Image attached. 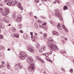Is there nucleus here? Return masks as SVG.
<instances>
[{"mask_svg":"<svg viewBox=\"0 0 74 74\" xmlns=\"http://www.w3.org/2000/svg\"><path fill=\"white\" fill-rule=\"evenodd\" d=\"M33 60V58L31 57H28L27 59V62L30 64L28 67V69L29 71H33L35 69V67L32 64V61Z\"/></svg>","mask_w":74,"mask_h":74,"instance_id":"1","label":"nucleus"},{"mask_svg":"<svg viewBox=\"0 0 74 74\" xmlns=\"http://www.w3.org/2000/svg\"><path fill=\"white\" fill-rule=\"evenodd\" d=\"M47 45L51 48V50H52L54 51L55 49H58V47L56 46V45L52 44L49 42H47Z\"/></svg>","mask_w":74,"mask_h":74,"instance_id":"2","label":"nucleus"},{"mask_svg":"<svg viewBox=\"0 0 74 74\" xmlns=\"http://www.w3.org/2000/svg\"><path fill=\"white\" fill-rule=\"evenodd\" d=\"M4 10L3 8L0 7V13H2V15L4 16H7L10 12V10L8 8H5V11L3 13Z\"/></svg>","mask_w":74,"mask_h":74,"instance_id":"3","label":"nucleus"},{"mask_svg":"<svg viewBox=\"0 0 74 74\" xmlns=\"http://www.w3.org/2000/svg\"><path fill=\"white\" fill-rule=\"evenodd\" d=\"M54 12L56 16H58L60 20L62 21L63 20V18H62V17L61 16V14L57 10H55Z\"/></svg>","mask_w":74,"mask_h":74,"instance_id":"4","label":"nucleus"},{"mask_svg":"<svg viewBox=\"0 0 74 74\" xmlns=\"http://www.w3.org/2000/svg\"><path fill=\"white\" fill-rule=\"evenodd\" d=\"M18 56L20 58V59H25L26 58V57L27 56V54L23 53L21 51L20 53V54L18 55Z\"/></svg>","mask_w":74,"mask_h":74,"instance_id":"5","label":"nucleus"},{"mask_svg":"<svg viewBox=\"0 0 74 74\" xmlns=\"http://www.w3.org/2000/svg\"><path fill=\"white\" fill-rule=\"evenodd\" d=\"M62 27L64 28V29H65V28H66V27L64 26V25L62 24H58L57 26V28L59 29V30H62Z\"/></svg>","mask_w":74,"mask_h":74,"instance_id":"6","label":"nucleus"},{"mask_svg":"<svg viewBox=\"0 0 74 74\" xmlns=\"http://www.w3.org/2000/svg\"><path fill=\"white\" fill-rule=\"evenodd\" d=\"M16 66L17 67L16 69H17L18 70H21L22 68V66L21 65H20V64H17L16 65Z\"/></svg>","mask_w":74,"mask_h":74,"instance_id":"7","label":"nucleus"},{"mask_svg":"<svg viewBox=\"0 0 74 74\" xmlns=\"http://www.w3.org/2000/svg\"><path fill=\"white\" fill-rule=\"evenodd\" d=\"M46 25H47V23H46L42 24V28H43L45 30H47V26H46Z\"/></svg>","mask_w":74,"mask_h":74,"instance_id":"8","label":"nucleus"},{"mask_svg":"<svg viewBox=\"0 0 74 74\" xmlns=\"http://www.w3.org/2000/svg\"><path fill=\"white\" fill-rule=\"evenodd\" d=\"M27 48L28 50H29V51L32 52V53H34V50L33 49L30 48V47L29 46L27 47Z\"/></svg>","mask_w":74,"mask_h":74,"instance_id":"9","label":"nucleus"},{"mask_svg":"<svg viewBox=\"0 0 74 74\" xmlns=\"http://www.w3.org/2000/svg\"><path fill=\"white\" fill-rule=\"evenodd\" d=\"M4 1L5 3H7L6 4L8 5H9V6L11 5V1H10V0H5Z\"/></svg>","mask_w":74,"mask_h":74,"instance_id":"10","label":"nucleus"},{"mask_svg":"<svg viewBox=\"0 0 74 74\" xmlns=\"http://www.w3.org/2000/svg\"><path fill=\"white\" fill-rule=\"evenodd\" d=\"M21 21V16H18V18L16 19V22H20Z\"/></svg>","mask_w":74,"mask_h":74,"instance_id":"11","label":"nucleus"},{"mask_svg":"<svg viewBox=\"0 0 74 74\" xmlns=\"http://www.w3.org/2000/svg\"><path fill=\"white\" fill-rule=\"evenodd\" d=\"M4 19V21L6 23H8L10 22V21H9V19H10L9 17L5 18Z\"/></svg>","mask_w":74,"mask_h":74,"instance_id":"12","label":"nucleus"},{"mask_svg":"<svg viewBox=\"0 0 74 74\" xmlns=\"http://www.w3.org/2000/svg\"><path fill=\"white\" fill-rule=\"evenodd\" d=\"M18 7L21 8V10H23V7H22V6H21V3L18 2Z\"/></svg>","mask_w":74,"mask_h":74,"instance_id":"13","label":"nucleus"},{"mask_svg":"<svg viewBox=\"0 0 74 74\" xmlns=\"http://www.w3.org/2000/svg\"><path fill=\"white\" fill-rule=\"evenodd\" d=\"M36 38H37V37L35 36H34L33 37V38L32 39V40L33 41H35V40H36Z\"/></svg>","mask_w":74,"mask_h":74,"instance_id":"14","label":"nucleus"},{"mask_svg":"<svg viewBox=\"0 0 74 74\" xmlns=\"http://www.w3.org/2000/svg\"><path fill=\"white\" fill-rule=\"evenodd\" d=\"M16 5L17 4L16 3H14V1H11V5H12V6H14V5H15V4Z\"/></svg>","mask_w":74,"mask_h":74,"instance_id":"15","label":"nucleus"},{"mask_svg":"<svg viewBox=\"0 0 74 74\" xmlns=\"http://www.w3.org/2000/svg\"><path fill=\"white\" fill-rule=\"evenodd\" d=\"M36 47L37 49H38V48H40V44H39V43L36 44Z\"/></svg>","mask_w":74,"mask_h":74,"instance_id":"16","label":"nucleus"},{"mask_svg":"<svg viewBox=\"0 0 74 74\" xmlns=\"http://www.w3.org/2000/svg\"><path fill=\"white\" fill-rule=\"evenodd\" d=\"M47 34L46 33H45L43 34V37L45 39H46L47 38Z\"/></svg>","mask_w":74,"mask_h":74,"instance_id":"17","label":"nucleus"},{"mask_svg":"<svg viewBox=\"0 0 74 74\" xmlns=\"http://www.w3.org/2000/svg\"><path fill=\"white\" fill-rule=\"evenodd\" d=\"M44 48H45V47L43 46L42 48H41V49L39 50V52H42L43 50V49H44Z\"/></svg>","mask_w":74,"mask_h":74,"instance_id":"18","label":"nucleus"},{"mask_svg":"<svg viewBox=\"0 0 74 74\" xmlns=\"http://www.w3.org/2000/svg\"><path fill=\"white\" fill-rule=\"evenodd\" d=\"M53 34H56V35H57V36H58L59 35V34H58V32H56V31H53Z\"/></svg>","mask_w":74,"mask_h":74,"instance_id":"19","label":"nucleus"},{"mask_svg":"<svg viewBox=\"0 0 74 74\" xmlns=\"http://www.w3.org/2000/svg\"><path fill=\"white\" fill-rule=\"evenodd\" d=\"M4 24H2V23H0V28H3L4 27Z\"/></svg>","mask_w":74,"mask_h":74,"instance_id":"20","label":"nucleus"},{"mask_svg":"<svg viewBox=\"0 0 74 74\" xmlns=\"http://www.w3.org/2000/svg\"><path fill=\"white\" fill-rule=\"evenodd\" d=\"M42 55H45V56H46V57H47V56H48L49 55V53H46L43 54Z\"/></svg>","mask_w":74,"mask_h":74,"instance_id":"21","label":"nucleus"},{"mask_svg":"<svg viewBox=\"0 0 74 74\" xmlns=\"http://www.w3.org/2000/svg\"><path fill=\"white\" fill-rule=\"evenodd\" d=\"M12 30L13 32H16V29H15V27H13Z\"/></svg>","mask_w":74,"mask_h":74,"instance_id":"22","label":"nucleus"},{"mask_svg":"<svg viewBox=\"0 0 74 74\" xmlns=\"http://www.w3.org/2000/svg\"><path fill=\"white\" fill-rule=\"evenodd\" d=\"M36 59H37V60H40L41 59V58L38 57V56H36Z\"/></svg>","mask_w":74,"mask_h":74,"instance_id":"23","label":"nucleus"},{"mask_svg":"<svg viewBox=\"0 0 74 74\" xmlns=\"http://www.w3.org/2000/svg\"><path fill=\"white\" fill-rule=\"evenodd\" d=\"M23 37H24V38H27V36L26 35V34H24L23 35Z\"/></svg>","mask_w":74,"mask_h":74,"instance_id":"24","label":"nucleus"},{"mask_svg":"<svg viewBox=\"0 0 74 74\" xmlns=\"http://www.w3.org/2000/svg\"><path fill=\"white\" fill-rule=\"evenodd\" d=\"M3 46H0V50L1 51L2 49H3Z\"/></svg>","mask_w":74,"mask_h":74,"instance_id":"25","label":"nucleus"},{"mask_svg":"<svg viewBox=\"0 0 74 74\" xmlns=\"http://www.w3.org/2000/svg\"><path fill=\"white\" fill-rule=\"evenodd\" d=\"M68 8L67 7V6H64L63 8L64 10H67Z\"/></svg>","mask_w":74,"mask_h":74,"instance_id":"26","label":"nucleus"},{"mask_svg":"<svg viewBox=\"0 0 74 74\" xmlns=\"http://www.w3.org/2000/svg\"><path fill=\"white\" fill-rule=\"evenodd\" d=\"M39 61H40L42 63H44V61L41 59V58L40 59V60H39Z\"/></svg>","mask_w":74,"mask_h":74,"instance_id":"27","label":"nucleus"},{"mask_svg":"<svg viewBox=\"0 0 74 74\" xmlns=\"http://www.w3.org/2000/svg\"><path fill=\"white\" fill-rule=\"evenodd\" d=\"M35 28H38V26L36 23H35Z\"/></svg>","mask_w":74,"mask_h":74,"instance_id":"28","label":"nucleus"},{"mask_svg":"<svg viewBox=\"0 0 74 74\" xmlns=\"http://www.w3.org/2000/svg\"><path fill=\"white\" fill-rule=\"evenodd\" d=\"M37 22L38 23H41L42 22L40 20H38L37 21Z\"/></svg>","mask_w":74,"mask_h":74,"instance_id":"29","label":"nucleus"},{"mask_svg":"<svg viewBox=\"0 0 74 74\" xmlns=\"http://www.w3.org/2000/svg\"><path fill=\"white\" fill-rule=\"evenodd\" d=\"M12 17L13 18H14V19H15L16 18V16L14 14L12 16Z\"/></svg>","mask_w":74,"mask_h":74,"instance_id":"30","label":"nucleus"},{"mask_svg":"<svg viewBox=\"0 0 74 74\" xmlns=\"http://www.w3.org/2000/svg\"><path fill=\"white\" fill-rule=\"evenodd\" d=\"M14 1H15V3L16 4L17 3H18V0H14Z\"/></svg>","mask_w":74,"mask_h":74,"instance_id":"31","label":"nucleus"},{"mask_svg":"<svg viewBox=\"0 0 74 74\" xmlns=\"http://www.w3.org/2000/svg\"><path fill=\"white\" fill-rule=\"evenodd\" d=\"M3 36L0 35V39H3Z\"/></svg>","mask_w":74,"mask_h":74,"instance_id":"32","label":"nucleus"},{"mask_svg":"<svg viewBox=\"0 0 74 74\" xmlns=\"http://www.w3.org/2000/svg\"><path fill=\"white\" fill-rule=\"evenodd\" d=\"M49 41H50V42H51L52 41H53V39H52V38H51V39H49Z\"/></svg>","mask_w":74,"mask_h":74,"instance_id":"33","label":"nucleus"},{"mask_svg":"<svg viewBox=\"0 0 74 74\" xmlns=\"http://www.w3.org/2000/svg\"><path fill=\"white\" fill-rule=\"evenodd\" d=\"M64 30H65V31L66 32H68V29H67L66 28H65V29H64Z\"/></svg>","mask_w":74,"mask_h":74,"instance_id":"34","label":"nucleus"},{"mask_svg":"<svg viewBox=\"0 0 74 74\" xmlns=\"http://www.w3.org/2000/svg\"><path fill=\"white\" fill-rule=\"evenodd\" d=\"M15 37L18 38V37H19V36H18V35L15 34L14 35Z\"/></svg>","mask_w":74,"mask_h":74,"instance_id":"35","label":"nucleus"},{"mask_svg":"<svg viewBox=\"0 0 74 74\" xmlns=\"http://www.w3.org/2000/svg\"><path fill=\"white\" fill-rule=\"evenodd\" d=\"M34 1L36 3H38V0H35Z\"/></svg>","mask_w":74,"mask_h":74,"instance_id":"36","label":"nucleus"},{"mask_svg":"<svg viewBox=\"0 0 74 74\" xmlns=\"http://www.w3.org/2000/svg\"><path fill=\"white\" fill-rule=\"evenodd\" d=\"M10 67V65L9 64H8L7 65V67L9 69Z\"/></svg>","mask_w":74,"mask_h":74,"instance_id":"37","label":"nucleus"},{"mask_svg":"<svg viewBox=\"0 0 74 74\" xmlns=\"http://www.w3.org/2000/svg\"><path fill=\"white\" fill-rule=\"evenodd\" d=\"M4 67V66H3V64H1L0 66V67L1 68H2V67Z\"/></svg>","mask_w":74,"mask_h":74,"instance_id":"38","label":"nucleus"},{"mask_svg":"<svg viewBox=\"0 0 74 74\" xmlns=\"http://www.w3.org/2000/svg\"><path fill=\"white\" fill-rule=\"evenodd\" d=\"M49 53V55H50L51 53H52V51H50V52Z\"/></svg>","mask_w":74,"mask_h":74,"instance_id":"39","label":"nucleus"},{"mask_svg":"<svg viewBox=\"0 0 74 74\" xmlns=\"http://www.w3.org/2000/svg\"><path fill=\"white\" fill-rule=\"evenodd\" d=\"M66 4L67 5H70V3L69 2H68Z\"/></svg>","mask_w":74,"mask_h":74,"instance_id":"40","label":"nucleus"},{"mask_svg":"<svg viewBox=\"0 0 74 74\" xmlns=\"http://www.w3.org/2000/svg\"><path fill=\"white\" fill-rule=\"evenodd\" d=\"M48 60L50 62H51V63H52L53 62V61L51 60Z\"/></svg>","mask_w":74,"mask_h":74,"instance_id":"41","label":"nucleus"},{"mask_svg":"<svg viewBox=\"0 0 74 74\" xmlns=\"http://www.w3.org/2000/svg\"><path fill=\"white\" fill-rule=\"evenodd\" d=\"M45 16H42L41 17V18L42 19H44L45 18Z\"/></svg>","mask_w":74,"mask_h":74,"instance_id":"42","label":"nucleus"},{"mask_svg":"<svg viewBox=\"0 0 74 74\" xmlns=\"http://www.w3.org/2000/svg\"><path fill=\"white\" fill-rule=\"evenodd\" d=\"M19 26L21 27H22V24H20L19 25Z\"/></svg>","mask_w":74,"mask_h":74,"instance_id":"43","label":"nucleus"},{"mask_svg":"<svg viewBox=\"0 0 74 74\" xmlns=\"http://www.w3.org/2000/svg\"><path fill=\"white\" fill-rule=\"evenodd\" d=\"M30 34L31 36H32L33 34V33L32 32H31L30 33Z\"/></svg>","mask_w":74,"mask_h":74,"instance_id":"44","label":"nucleus"},{"mask_svg":"<svg viewBox=\"0 0 74 74\" xmlns=\"http://www.w3.org/2000/svg\"><path fill=\"white\" fill-rule=\"evenodd\" d=\"M73 70L72 69H71L70 70V72H71V73H73Z\"/></svg>","mask_w":74,"mask_h":74,"instance_id":"45","label":"nucleus"},{"mask_svg":"<svg viewBox=\"0 0 74 74\" xmlns=\"http://www.w3.org/2000/svg\"><path fill=\"white\" fill-rule=\"evenodd\" d=\"M39 26L40 27V28H42V27L41 25H39Z\"/></svg>","mask_w":74,"mask_h":74,"instance_id":"46","label":"nucleus"},{"mask_svg":"<svg viewBox=\"0 0 74 74\" xmlns=\"http://www.w3.org/2000/svg\"><path fill=\"white\" fill-rule=\"evenodd\" d=\"M23 31H22V30H20V32L21 33H23Z\"/></svg>","mask_w":74,"mask_h":74,"instance_id":"47","label":"nucleus"},{"mask_svg":"<svg viewBox=\"0 0 74 74\" xmlns=\"http://www.w3.org/2000/svg\"><path fill=\"white\" fill-rule=\"evenodd\" d=\"M0 5L1 6H3V3L0 4Z\"/></svg>","mask_w":74,"mask_h":74,"instance_id":"48","label":"nucleus"},{"mask_svg":"<svg viewBox=\"0 0 74 74\" xmlns=\"http://www.w3.org/2000/svg\"><path fill=\"white\" fill-rule=\"evenodd\" d=\"M61 53H62V54L66 53V52H65L64 51H63V52H62Z\"/></svg>","mask_w":74,"mask_h":74,"instance_id":"49","label":"nucleus"},{"mask_svg":"<svg viewBox=\"0 0 74 74\" xmlns=\"http://www.w3.org/2000/svg\"><path fill=\"white\" fill-rule=\"evenodd\" d=\"M5 63V62L4 61L3 62H2V64H4Z\"/></svg>","mask_w":74,"mask_h":74,"instance_id":"50","label":"nucleus"},{"mask_svg":"<svg viewBox=\"0 0 74 74\" xmlns=\"http://www.w3.org/2000/svg\"><path fill=\"white\" fill-rule=\"evenodd\" d=\"M57 1H55L54 2V4H56V2H57Z\"/></svg>","mask_w":74,"mask_h":74,"instance_id":"51","label":"nucleus"},{"mask_svg":"<svg viewBox=\"0 0 74 74\" xmlns=\"http://www.w3.org/2000/svg\"><path fill=\"white\" fill-rule=\"evenodd\" d=\"M45 59L46 60H48V58H47V57H46L45 58Z\"/></svg>","mask_w":74,"mask_h":74,"instance_id":"52","label":"nucleus"},{"mask_svg":"<svg viewBox=\"0 0 74 74\" xmlns=\"http://www.w3.org/2000/svg\"><path fill=\"white\" fill-rule=\"evenodd\" d=\"M56 1H57V2H58V3H59V0H56Z\"/></svg>","mask_w":74,"mask_h":74,"instance_id":"53","label":"nucleus"},{"mask_svg":"<svg viewBox=\"0 0 74 74\" xmlns=\"http://www.w3.org/2000/svg\"><path fill=\"white\" fill-rule=\"evenodd\" d=\"M34 17L36 18V19H37V17L36 16H34Z\"/></svg>","mask_w":74,"mask_h":74,"instance_id":"54","label":"nucleus"},{"mask_svg":"<svg viewBox=\"0 0 74 74\" xmlns=\"http://www.w3.org/2000/svg\"><path fill=\"white\" fill-rule=\"evenodd\" d=\"M34 34L36 35V36H37V34L36 33H34Z\"/></svg>","mask_w":74,"mask_h":74,"instance_id":"55","label":"nucleus"},{"mask_svg":"<svg viewBox=\"0 0 74 74\" xmlns=\"http://www.w3.org/2000/svg\"><path fill=\"white\" fill-rule=\"evenodd\" d=\"M8 51H10V49H8Z\"/></svg>","mask_w":74,"mask_h":74,"instance_id":"56","label":"nucleus"},{"mask_svg":"<svg viewBox=\"0 0 74 74\" xmlns=\"http://www.w3.org/2000/svg\"><path fill=\"white\" fill-rule=\"evenodd\" d=\"M64 42H65V41H64V40H63V43H64Z\"/></svg>","mask_w":74,"mask_h":74,"instance_id":"57","label":"nucleus"},{"mask_svg":"<svg viewBox=\"0 0 74 74\" xmlns=\"http://www.w3.org/2000/svg\"><path fill=\"white\" fill-rule=\"evenodd\" d=\"M8 26H11V24H9V25H8Z\"/></svg>","mask_w":74,"mask_h":74,"instance_id":"58","label":"nucleus"},{"mask_svg":"<svg viewBox=\"0 0 74 74\" xmlns=\"http://www.w3.org/2000/svg\"><path fill=\"white\" fill-rule=\"evenodd\" d=\"M1 33V29H0V34Z\"/></svg>","mask_w":74,"mask_h":74,"instance_id":"59","label":"nucleus"},{"mask_svg":"<svg viewBox=\"0 0 74 74\" xmlns=\"http://www.w3.org/2000/svg\"><path fill=\"white\" fill-rule=\"evenodd\" d=\"M65 39L66 40H67V38H66Z\"/></svg>","mask_w":74,"mask_h":74,"instance_id":"60","label":"nucleus"},{"mask_svg":"<svg viewBox=\"0 0 74 74\" xmlns=\"http://www.w3.org/2000/svg\"><path fill=\"white\" fill-rule=\"evenodd\" d=\"M43 1H46V0H43Z\"/></svg>","mask_w":74,"mask_h":74,"instance_id":"61","label":"nucleus"},{"mask_svg":"<svg viewBox=\"0 0 74 74\" xmlns=\"http://www.w3.org/2000/svg\"><path fill=\"white\" fill-rule=\"evenodd\" d=\"M50 23H51V24H52V22H51Z\"/></svg>","mask_w":74,"mask_h":74,"instance_id":"62","label":"nucleus"},{"mask_svg":"<svg viewBox=\"0 0 74 74\" xmlns=\"http://www.w3.org/2000/svg\"><path fill=\"white\" fill-rule=\"evenodd\" d=\"M45 73V71L44 72H43V73Z\"/></svg>","mask_w":74,"mask_h":74,"instance_id":"63","label":"nucleus"},{"mask_svg":"<svg viewBox=\"0 0 74 74\" xmlns=\"http://www.w3.org/2000/svg\"><path fill=\"white\" fill-rule=\"evenodd\" d=\"M55 74H57V73H55Z\"/></svg>","mask_w":74,"mask_h":74,"instance_id":"64","label":"nucleus"}]
</instances>
